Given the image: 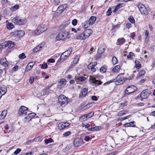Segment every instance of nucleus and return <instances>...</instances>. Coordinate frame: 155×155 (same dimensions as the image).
Listing matches in <instances>:
<instances>
[{
	"instance_id": "obj_1",
	"label": "nucleus",
	"mask_w": 155,
	"mask_h": 155,
	"mask_svg": "<svg viewBox=\"0 0 155 155\" xmlns=\"http://www.w3.org/2000/svg\"><path fill=\"white\" fill-rule=\"evenodd\" d=\"M117 82L118 83L117 84H122L124 81V80L123 77L118 76L116 77L114 79L110 80L108 81L107 82L104 84V85H105L106 84H108L110 83L113 82Z\"/></svg>"
},
{
	"instance_id": "obj_2",
	"label": "nucleus",
	"mask_w": 155,
	"mask_h": 155,
	"mask_svg": "<svg viewBox=\"0 0 155 155\" xmlns=\"http://www.w3.org/2000/svg\"><path fill=\"white\" fill-rule=\"evenodd\" d=\"M58 103L62 107L66 106L68 103L67 98L64 95H60L58 99Z\"/></svg>"
},
{
	"instance_id": "obj_3",
	"label": "nucleus",
	"mask_w": 155,
	"mask_h": 155,
	"mask_svg": "<svg viewBox=\"0 0 155 155\" xmlns=\"http://www.w3.org/2000/svg\"><path fill=\"white\" fill-rule=\"evenodd\" d=\"M47 29V27L44 25L42 24L38 26L35 31V33L36 35H38L42 33Z\"/></svg>"
},
{
	"instance_id": "obj_4",
	"label": "nucleus",
	"mask_w": 155,
	"mask_h": 155,
	"mask_svg": "<svg viewBox=\"0 0 155 155\" xmlns=\"http://www.w3.org/2000/svg\"><path fill=\"white\" fill-rule=\"evenodd\" d=\"M137 7L142 14L145 15L148 14L147 10L143 5L141 3L137 5Z\"/></svg>"
},
{
	"instance_id": "obj_5",
	"label": "nucleus",
	"mask_w": 155,
	"mask_h": 155,
	"mask_svg": "<svg viewBox=\"0 0 155 155\" xmlns=\"http://www.w3.org/2000/svg\"><path fill=\"white\" fill-rule=\"evenodd\" d=\"M89 81L90 83L93 84V86H96L101 85L102 83L101 81L96 80L94 76H90Z\"/></svg>"
},
{
	"instance_id": "obj_6",
	"label": "nucleus",
	"mask_w": 155,
	"mask_h": 155,
	"mask_svg": "<svg viewBox=\"0 0 155 155\" xmlns=\"http://www.w3.org/2000/svg\"><path fill=\"white\" fill-rule=\"evenodd\" d=\"M137 89V87L133 85H130L128 87L125 91V94H130L133 93Z\"/></svg>"
},
{
	"instance_id": "obj_7",
	"label": "nucleus",
	"mask_w": 155,
	"mask_h": 155,
	"mask_svg": "<svg viewBox=\"0 0 155 155\" xmlns=\"http://www.w3.org/2000/svg\"><path fill=\"white\" fill-rule=\"evenodd\" d=\"M69 35V33L68 32H62L57 35L56 37V39L57 40L59 41L64 40L66 38L68 37Z\"/></svg>"
},
{
	"instance_id": "obj_8",
	"label": "nucleus",
	"mask_w": 155,
	"mask_h": 155,
	"mask_svg": "<svg viewBox=\"0 0 155 155\" xmlns=\"http://www.w3.org/2000/svg\"><path fill=\"white\" fill-rule=\"evenodd\" d=\"M12 21L15 24L19 25L23 24L25 22L24 20L21 19L18 16L12 18Z\"/></svg>"
},
{
	"instance_id": "obj_9",
	"label": "nucleus",
	"mask_w": 155,
	"mask_h": 155,
	"mask_svg": "<svg viewBox=\"0 0 155 155\" xmlns=\"http://www.w3.org/2000/svg\"><path fill=\"white\" fill-rule=\"evenodd\" d=\"M28 108L24 106H21L18 110V114L20 116L25 117L27 114Z\"/></svg>"
},
{
	"instance_id": "obj_10",
	"label": "nucleus",
	"mask_w": 155,
	"mask_h": 155,
	"mask_svg": "<svg viewBox=\"0 0 155 155\" xmlns=\"http://www.w3.org/2000/svg\"><path fill=\"white\" fill-rule=\"evenodd\" d=\"M150 94L149 91L148 90L146 89L143 90L142 91L140 94L141 100L143 101V99L147 98Z\"/></svg>"
},
{
	"instance_id": "obj_11",
	"label": "nucleus",
	"mask_w": 155,
	"mask_h": 155,
	"mask_svg": "<svg viewBox=\"0 0 155 155\" xmlns=\"http://www.w3.org/2000/svg\"><path fill=\"white\" fill-rule=\"evenodd\" d=\"M14 46V43L11 41H5L2 44L3 47L6 48L8 47L9 48H11Z\"/></svg>"
},
{
	"instance_id": "obj_12",
	"label": "nucleus",
	"mask_w": 155,
	"mask_h": 155,
	"mask_svg": "<svg viewBox=\"0 0 155 155\" xmlns=\"http://www.w3.org/2000/svg\"><path fill=\"white\" fill-rule=\"evenodd\" d=\"M71 49H69L64 52L61 55L60 58L61 59L65 60L70 55L71 53Z\"/></svg>"
},
{
	"instance_id": "obj_13",
	"label": "nucleus",
	"mask_w": 155,
	"mask_h": 155,
	"mask_svg": "<svg viewBox=\"0 0 155 155\" xmlns=\"http://www.w3.org/2000/svg\"><path fill=\"white\" fill-rule=\"evenodd\" d=\"M82 140L79 138H76L74 141V145L76 147H79L82 143Z\"/></svg>"
},
{
	"instance_id": "obj_14",
	"label": "nucleus",
	"mask_w": 155,
	"mask_h": 155,
	"mask_svg": "<svg viewBox=\"0 0 155 155\" xmlns=\"http://www.w3.org/2000/svg\"><path fill=\"white\" fill-rule=\"evenodd\" d=\"M69 125L68 123L62 122L58 124V127L59 130H61L67 127Z\"/></svg>"
},
{
	"instance_id": "obj_15",
	"label": "nucleus",
	"mask_w": 155,
	"mask_h": 155,
	"mask_svg": "<svg viewBox=\"0 0 155 155\" xmlns=\"http://www.w3.org/2000/svg\"><path fill=\"white\" fill-rule=\"evenodd\" d=\"M67 7V5L66 4L59 6L57 10V13H58L59 14L61 13L64 10V9L66 8Z\"/></svg>"
},
{
	"instance_id": "obj_16",
	"label": "nucleus",
	"mask_w": 155,
	"mask_h": 155,
	"mask_svg": "<svg viewBox=\"0 0 155 155\" xmlns=\"http://www.w3.org/2000/svg\"><path fill=\"white\" fill-rule=\"evenodd\" d=\"M35 64V62L32 61L29 63L27 65L25 72H28L31 70Z\"/></svg>"
},
{
	"instance_id": "obj_17",
	"label": "nucleus",
	"mask_w": 155,
	"mask_h": 155,
	"mask_svg": "<svg viewBox=\"0 0 155 155\" xmlns=\"http://www.w3.org/2000/svg\"><path fill=\"white\" fill-rule=\"evenodd\" d=\"M7 92V88L6 87L2 86L0 88V99L2 95H4Z\"/></svg>"
},
{
	"instance_id": "obj_18",
	"label": "nucleus",
	"mask_w": 155,
	"mask_h": 155,
	"mask_svg": "<svg viewBox=\"0 0 155 155\" xmlns=\"http://www.w3.org/2000/svg\"><path fill=\"white\" fill-rule=\"evenodd\" d=\"M70 23V21L68 20L63 23L59 27V28L61 30L65 29L68 26Z\"/></svg>"
},
{
	"instance_id": "obj_19",
	"label": "nucleus",
	"mask_w": 155,
	"mask_h": 155,
	"mask_svg": "<svg viewBox=\"0 0 155 155\" xmlns=\"http://www.w3.org/2000/svg\"><path fill=\"white\" fill-rule=\"evenodd\" d=\"M14 35H17L19 37H21L25 34V32L23 31H17L14 32Z\"/></svg>"
},
{
	"instance_id": "obj_20",
	"label": "nucleus",
	"mask_w": 155,
	"mask_h": 155,
	"mask_svg": "<svg viewBox=\"0 0 155 155\" xmlns=\"http://www.w3.org/2000/svg\"><path fill=\"white\" fill-rule=\"evenodd\" d=\"M83 32L84 35H85L86 38H87L91 35L92 32V31L91 29H88Z\"/></svg>"
},
{
	"instance_id": "obj_21",
	"label": "nucleus",
	"mask_w": 155,
	"mask_h": 155,
	"mask_svg": "<svg viewBox=\"0 0 155 155\" xmlns=\"http://www.w3.org/2000/svg\"><path fill=\"white\" fill-rule=\"evenodd\" d=\"M76 38L79 40H82L85 39L86 38L85 35H84L83 32H80L78 33V34Z\"/></svg>"
},
{
	"instance_id": "obj_22",
	"label": "nucleus",
	"mask_w": 155,
	"mask_h": 155,
	"mask_svg": "<svg viewBox=\"0 0 155 155\" xmlns=\"http://www.w3.org/2000/svg\"><path fill=\"white\" fill-rule=\"evenodd\" d=\"M7 113V111L6 110H4L1 113L0 115V120H2L4 119Z\"/></svg>"
},
{
	"instance_id": "obj_23",
	"label": "nucleus",
	"mask_w": 155,
	"mask_h": 155,
	"mask_svg": "<svg viewBox=\"0 0 155 155\" xmlns=\"http://www.w3.org/2000/svg\"><path fill=\"white\" fill-rule=\"evenodd\" d=\"M105 50L104 46L103 45H100L98 49V53L101 54L104 52Z\"/></svg>"
},
{
	"instance_id": "obj_24",
	"label": "nucleus",
	"mask_w": 155,
	"mask_h": 155,
	"mask_svg": "<svg viewBox=\"0 0 155 155\" xmlns=\"http://www.w3.org/2000/svg\"><path fill=\"white\" fill-rule=\"evenodd\" d=\"M96 18L95 17L91 16V18L87 20L91 25H92L95 21Z\"/></svg>"
},
{
	"instance_id": "obj_25",
	"label": "nucleus",
	"mask_w": 155,
	"mask_h": 155,
	"mask_svg": "<svg viewBox=\"0 0 155 155\" xmlns=\"http://www.w3.org/2000/svg\"><path fill=\"white\" fill-rule=\"evenodd\" d=\"M6 61L7 60L6 58H5L1 60L0 61V63L5 67H8V64L6 63Z\"/></svg>"
},
{
	"instance_id": "obj_26",
	"label": "nucleus",
	"mask_w": 155,
	"mask_h": 155,
	"mask_svg": "<svg viewBox=\"0 0 155 155\" xmlns=\"http://www.w3.org/2000/svg\"><path fill=\"white\" fill-rule=\"evenodd\" d=\"M120 69V66L119 65L115 66L112 69V71L114 73H117Z\"/></svg>"
},
{
	"instance_id": "obj_27",
	"label": "nucleus",
	"mask_w": 155,
	"mask_h": 155,
	"mask_svg": "<svg viewBox=\"0 0 155 155\" xmlns=\"http://www.w3.org/2000/svg\"><path fill=\"white\" fill-rule=\"evenodd\" d=\"M125 39L124 38H122L118 39L117 42V45H122L125 42Z\"/></svg>"
},
{
	"instance_id": "obj_28",
	"label": "nucleus",
	"mask_w": 155,
	"mask_h": 155,
	"mask_svg": "<svg viewBox=\"0 0 155 155\" xmlns=\"http://www.w3.org/2000/svg\"><path fill=\"white\" fill-rule=\"evenodd\" d=\"M81 25L83 28H87L91 25L87 20L85 21L83 23H82Z\"/></svg>"
},
{
	"instance_id": "obj_29",
	"label": "nucleus",
	"mask_w": 155,
	"mask_h": 155,
	"mask_svg": "<svg viewBox=\"0 0 155 155\" xmlns=\"http://www.w3.org/2000/svg\"><path fill=\"white\" fill-rule=\"evenodd\" d=\"M58 83L61 85H65L66 84V81L65 79H60L58 81Z\"/></svg>"
},
{
	"instance_id": "obj_30",
	"label": "nucleus",
	"mask_w": 155,
	"mask_h": 155,
	"mask_svg": "<svg viewBox=\"0 0 155 155\" xmlns=\"http://www.w3.org/2000/svg\"><path fill=\"white\" fill-rule=\"evenodd\" d=\"M42 48V47L41 45H39L35 48L33 50L34 52H36L40 50Z\"/></svg>"
},
{
	"instance_id": "obj_31",
	"label": "nucleus",
	"mask_w": 155,
	"mask_h": 155,
	"mask_svg": "<svg viewBox=\"0 0 155 155\" xmlns=\"http://www.w3.org/2000/svg\"><path fill=\"white\" fill-rule=\"evenodd\" d=\"M135 67L136 68L139 69L141 68V65L139 61L135 60Z\"/></svg>"
},
{
	"instance_id": "obj_32",
	"label": "nucleus",
	"mask_w": 155,
	"mask_h": 155,
	"mask_svg": "<svg viewBox=\"0 0 155 155\" xmlns=\"http://www.w3.org/2000/svg\"><path fill=\"white\" fill-rule=\"evenodd\" d=\"M134 122H131L129 123H126L125 124V127H135V125L134 124Z\"/></svg>"
},
{
	"instance_id": "obj_33",
	"label": "nucleus",
	"mask_w": 155,
	"mask_h": 155,
	"mask_svg": "<svg viewBox=\"0 0 155 155\" xmlns=\"http://www.w3.org/2000/svg\"><path fill=\"white\" fill-rule=\"evenodd\" d=\"M42 136H40L35 138L33 140L35 142L41 141L42 139Z\"/></svg>"
},
{
	"instance_id": "obj_34",
	"label": "nucleus",
	"mask_w": 155,
	"mask_h": 155,
	"mask_svg": "<svg viewBox=\"0 0 155 155\" xmlns=\"http://www.w3.org/2000/svg\"><path fill=\"white\" fill-rule=\"evenodd\" d=\"M46 144H48L49 143H52L53 142V140L51 138H49L48 139H45L44 140Z\"/></svg>"
},
{
	"instance_id": "obj_35",
	"label": "nucleus",
	"mask_w": 155,
	"mask_h": 155,
	"mask_svg": "<svg viewBox=\"0 0 155 155\" xmlns=\"http://www.w3.org/2000/svg\"><path fill=\"white\" fill-rule=\"evenodd\" d=\"M87 91L88 89L87 88H84L83 89L82 91H81V92L82 93V95L83 96H84L86 95L87 93Z\"/></svg>"
},
{
	"instance_id": "obj_36",
	"label": "nucleus",
	"mask_w": 155,
	"mask_h": 155,
	"mask_svg": "<svg viewBox=\"0 0 155 155\" xmlns=\"http://www.w3.org/2000/svg\"><path fill=\"white\" fill-rule=\"evenodd\" d=\"M88 119L86 115L84 114L81 116L80 118V120L81 121H84Z\"/></svg>"
},
{
	"instance_id": "obj_37",
	"label": "nucleus",
	"mask_w": 155,
	"mask_h": 155,
	"mask_svg": "<svg viewBox=\"0 0 155 155\" xmlns=\"http://www.w3.org/2000/svg\"><path fill=\"white\" fill-rule=\"evenodd\" d=\"M36 114L35 113H30L28 114L27 115V117H28L30 118V120L32 118H33L34 117H35L36 115Z\"/></svg>"
},
{
	"instance_id": "obj_38",
	"label": "nucleus",
	"mask_w": 155,
	"mask_h": 155,
	"mask_svg": "<svg viewBox=\"0 0 155 155\" xmlns=\"http://www.w3.org/2000/svg\"><path fill=\"white\" fill-rule=\"evenodd\" d=\"M75 79H77L79 81H85L86 79V78L84 77H77L75 78Z\"/></svg>"
},
{
	"instance_id": "obj_39",
	"label": "nucleus",
	"mask_w": 155,
	"mask_h": 155,
	"mask_svg": "<svg viewBox=\"0 0 155 155\" xmlns=\"http://www.w3.org/2000/svg\"><path fill=\"white\" fill-rule=\"evenodd\" d=\"M112 63L113 64H115L117 63V59L115 56H114L112 58Z\"/></svg>"
},
{
	"instance_id": "obj_40",
	"label": "nucleus",
	"mask_w": 155,
	"mask_h": 155,
	"mask_svg": "<svg viewBox=\"0 0 155 155\" xmlns=\"http://www.w3.org/2000/svg\"><path fill=\"white\" fill-rule=\"evenodd\" d=\"M7 27L8 29H11L14 27V25L12 23H8L7 25Z\"/></svg>"
},
{
	"instance_id": "obj_41",
	"label": "nucleus",
	"mask_w": 155,
	"mask_h": 155,
	"mask_svg": "<svg viewBox=\"0 0 155 155\" xmlns=\"http://www.w3.org/2000/svg\"><path fill=\"white\" fill-rule=\"evenodd\" d=\"M79 60V58L78 56H76L74 58L73 60V63L74 64H76L78 62Z\"/></svg>"
},
{
	"instance_id": "obj_42",
	"label": "nucleus",
	"mask_w": 155,
	"mask_h": 155,
	"mask_svg": "<svg viewBox=\"0 0 155 155\" xmlns=\"http://www.w3.org/2000/svg\"><path fill=\"white\" fill-rule=\"evenodd\" d=\"M18 57L20 59H23L26 58V56H25L24 53H23L19 55Z\"/></svg>"
},
{
	"instance_id": "obj_43",
	"label": "nucleus",
	"mask_w": 155,
	"mask_h": 155,
	"mask_svg": "<svg viewBox=\"0 0 155 155\" xmlns=\"http://www.w3.org/2000/svg\"><path fill=\"white\" fill-rule=\"evenodd\" d=\"M128 20L132 24H133L135 23V20L132 16H130L128 18Z\"/></svg>"
},
{
	"instance_id": "obj_44",
	"label": "nucleus",
	"mask_w": 155,
	"mask_h": 155,
	"mask_svg": "<svg viewBox=\"0 0 155 155\" xmlns=\"http://www.w3.org/2000/svg\"><path fill=\"white\" fill-rule=\"evenodd\" d=\"M18 5H17L11 7L10 8V9L11 10V11H14L16 10V9H17L18 8Z\"/></svg>"
},
{
	"instance_id": "obj_45",
	"label": "nucleus",
	"mask_w": 155,
	"mask_h": 155,
	"mask_svg": "<svg viewBox=\"0 0 155 155\" xmlns=\"http://www.w3.org/2000/svg\"><path fill=\"white\" fill-rule=\"evenodd\" d=\"M92 105V103H90L86 104L84 107V109H86L89 108L90 107H91Z\"/></svg>"
},
{
	"instance_id": "obj_46",
	"label": "nucleus",
	"mask_w": 155,
	"mask_h": 155,
	"mask_svg": "<svg viewBox=\"0 0 155 155\" xmlns=\"http://www.w3.org/2000/svg\"><path fill=\"white\" fill-rule=\"evenodd\" d=\"M100 72L103 73L105 72L106 71V68L104 67H102L100 69Z\"/></svg>"
},
{
	"instance_id": "obj_47",
	"label": "nucleus",
	"mask_w": 155,
	"mask_h": 155,
	"mask_svg": "<svg viewBox=\"0 0 155 155\" xmlns=\"http://www.w3.org/2000/svg\"><path fill=\"white\" fill-rule=\"evenodd\" d=\"M134 55V54L132 52H130L129 53V55L127 56V58L128 59H131V57L133 56Z\"/></svg>"
},
{
	"instance_id": "obj_48",
	"label": "nucleus",
	"mask_w": 155,
	"mask_h": 155,
	"mask_svg": "<svg viewBox=\"0 0 155 155\" xmlns=\"http://www.w3.org/2000/svg\"><path fill=\"white\" fill-rule=\"evenodd\" d=\"M94 114V113L90 112L87 114H86V116L87 119L93 116Z\"/></svg>"
},
{
	"instance_id": "obj_49",
	"label": "nucleus",
	"mask_w": 155,
	"mask_h": 155,
	"mask_svg": "<svg viewBox=\"0 0 155 155\" xmlns=\"http://www.w3.org/2000/svg\"><path fill=\"white\" fill-rule=\"evenodd\" d=\"M127 111H124V110H122L120 111L118 113V116H121L125 114L126 113Z\"/></svg>"
},
{
	"instance_id": "obj_50",
	"label": "nucleus",
	"mask_w": 155,
	"mask_h": 155,
	"mask_svg": "<svg viewBox=\"0 0 155 155\" xmlns=\"http://www.w3.org/2000/svg\"><path fill=\"white\" fill-rule=\"evenodd\" d=\"M35 77L34 76H31L30 77L29 79V83L30 84H32L34 81Z\"/></svg>"
},
{
	"instance_id": "obj_51",
	"label": "nucleus",
	"mask_w": 155,
	"mask_h": 155,
	"mask_svg": "<svg viewBox=\"0 0 155 155\" xmlns=\"http://www.w3.org/2000/svg\"><path fill=\"white\" fill-rule=\"evenodd\" d=\"M120 4H119L118 5H117L116 7H115L114 11H113V12H114L116 11H117L118 9L120 7Z\"/></svg>"
},
{
	"instance_id": "obj_52",
	"label": "nucleus",
	"mask_w": 155,
	"mask_h": 155,
	"mask_svg": "<svg viewBox=\"0 0 155 155\" xmlns=\"http://www.w3.org/2000/svg\"><path fill=\"white\" fill-rule=\"evenodd\" d=\"M30 118H29V117L28 118L27 117V116L26 117H25L23 120V121L25 123L27 122H28V121H30Z\"/></svg>"
},
{
	"instance_id": "obj_53",
	"label": "nucleus",
	"mask_w": 155,
	"mask_h": 155,
	"mask_svg": "<svg viewBox=\"0 0 155 155\" xmlns=\"http://www.w3.org/2000/svg\"><path fill=\"white\" fill-rule=\"evenodd\" d=\"M30 118H29V117L28 118L27 117V116L26 117H25L23 120V121L25 123L27 122H28V121H30Z\"/></svg>"
},
{
	"instance_id": "obj_54",
	"label": "nucleus",
	"mask_w": 155,
	"mask_h": 155,
	"mask_svg": "<svg viewBox=\"0 0 155 155\" xmlns=\"http://www.w3.org/2000/svg\"><path fill=\"white\" fill-rule=\"evenodd\" d=\"M71 134V132L70 131H68L64 133L63 134V136L64 137H67L68 136Z\"/></svg>"
},
{
	"instance_id": "obj_55",
	"label": "nucleus",
	"mask_w": 155,
	"mask_h": 155,
	"mask_svg": "<svg viewBox=\"0 0 155 155\" xmlns=\"http://www.w3.org/2000/svg\"><path fill=\"white\" fill-rule=\"evenodd\" d=\"M145 71L144 70H141L140 72L139 73V76H143L145 73Z\"/></svg>"
},
{
	"instance_id": "obj_56",
	"label": "nucleus",
	"mask_w": 155,
	"mask_h": 155,
	"mask_svg": "<svg viewBox=\"0 0 155 155\" xmlns=\"http://www.w3.org/2000/svg\"><path fill=\"white\" fill-rule=\"evenodd\" d=\"M21 149L20 148H18L14 152V153L15 155H17L18 154L19 152L21 151Z\"/></svg>"
},
{
	"instance_id": "obj_57",
	"label": "nucleus",
	"mask_w": 155,
	"mask_h": 155,
	"mask_svg": "<svg viewBox=\"0 0 155 155\" xmlns=\"http://www.w3.org/2000/svg\"><path fill=\"white\" fill-rule=\"evenodd\" d=\"M112 12L111 9V8H109L108 9L107 11V16H109L110 15L111 13Z\"/></svg>"
},
{
	"instance_id": "obj_58",
	"label": "nucleus",
	"mask_w": 155,
	"mask_h": 155,
	"mask_svg": "<svg viewBox=\"0 0 155 155\" xmlns=\"http://www.w3.org/2000/svg\"><path fill=\"white\" fill-rule=\"evenodd\" d=\"M77 23V21L76 19H73L72 21V24L73 25H76Z\"/></svg>"
},
{
	"instance_id": "obj_59",
	"label": "nucleus",
	"mask_w": 155,
	"mask_h": 155,
	"mask_svg": "<svg viewBox=\"0 0 155 155\" xmlns=\"http://www.w3.org/2000/svg\"><path fill=\"white\" fill-rule=\"evenodd\" d=\"M97 128H98V127H94L90 128H89L88 129V130H89V131H95L97 130L96 129Z\"/></svg>"
},
{
	"instance_id": "obj_60",
	"label": "nucleus",
	"mask_w": 155,
	"mask_h": 155,
	"mask_svg": "<svg viewBox=\"0 0 155 155\" xmlns=\"http://www.w3.org/2000/svg\"><path fill=\"white\" fill-rule=\"evenodd\" d=\"M60 2L59 0H54V4L55 5H58Z\"/></svg>"
},
{
	"instance_id": "obj_61",
	"label": "nucleus",
	"mask_w": 155,
	"mask_h": 155,
	"mask_svg": "<svg viewBox=\"0 0 155 155\" xmlns=\"http://www.w3.org/2000/svg\"><path fill=\"white\" fill-rule=\"evenodd\" d=\"M93 67H94L93 63H91L88 65L87 68L89 69H91Z\"/></svg>"
},
{
	"instance_id": "obj_62",
	"label": "nucleus",
	"mask_w": 155,
	"mask_h": 155,
	"mask_svg": "<svg viewBox=\"0 0 155 155\" xmlns=\"http://www.w3.org/2000/svg\"><path fill=\"white\" fill-rule=\"evenodd\" d=\"M48 67V65L46 64H43L42 65L41 68L42 69H46Z\"/></svg>"
},
{
	"instance_id": "obj_63",
	"label": "nucleus",
	"mask_w": 155,
	"mask_h": 155,
	"mask_svg": "<svg viewBox=\"0 0 155 155\" xmlns=\"http://www.w3.org/2000/svg\"><path fill=\"white\" fill-rule=\"evenodd\" d=\"M126 27L127 28H128L129 29L131 27V25L130 23H128L126 25Z\"/></svg>"
},
{
	"instance_id": "obj_64",
	"label": "nucleus",
	"mask_w": 155,
	"mask_h": 155,
	"mask_svg": "<svg viewBox=\"0 0 155 155\" xmlns=\"http://www.w3.org/2000/svg\"><path fill=\"white\" fill-rule=\"evenodd\" d=\"M33 153L32 152H28L26 153L25 155H33Z\"/></svg>"
}]
</instances>
